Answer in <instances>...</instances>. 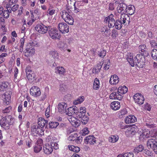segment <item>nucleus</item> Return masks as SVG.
Wrapping results in <instances>:
<instances>
[{"mask_svg": "<svg viewBox=\"0 0 157 157\" xmlns=\"http://www.w3.org/2000/svg\"><path fill=\"white\" fill-rule=\"evenodd\" d=\"M128 88L125 86H121L118 87L117 92L121 95L126 94L128 91Z\"/></svg>", "mask_w": 157, "mask_h": 157, "instance_id": "30", "label": "nucleus"}, {"mask_svg": "<svg viewBox=\"0 0 157 157\" xmlns=\"http://www.w3.org/2000/svg\"><path fill=\"white\" fill-rule=\"evenodd\" d=\"M8 83L7 82H2L0 84V90L4 91H6L7 89Z\"/></svg>", "mask_w": 157, "mask_h": 157, "instance_id": "38", "label": "nucleus"}, {"mask_svg": "<svg viewBox=\"0 0 157 157\" xmlns=\"http://www.w3.org/2000/svg\"><path fill=\"white\" fill-rule=\"evenodd\" d=\"M95 138L93 135H89L86 137L84 143L86 144H94L96 143Z\"/></svg>", "mask_w": 157, "mask_h": 157, "instance_id": "17", "label": "nucleus"}, {"mask_svg": "<svg viewBox=\"0 0 157 157\" xmlns=\"http://www.w3.org/2000/svg\"><path fill=\"white\" fill-rule=\"evenodd\" d=\"M119 139V137L117 135H111L109 137V140L110 142L115 143L118 141Z\"/></svg>", "mask_w": 157, "mask_h": 157, "instance_id": "39", "label": "nucleus"}, {"mask_svg": "<svg viewBox=\"0 0 157 157\" xmlns=\"http://www.w3.org/2000/svg\"><path fill=\"white\" fill-rule=\"evenodd\" d=\"M139 51L140 54L144 55L146 54V47L145 44H142L139 46Z\"/></svg>", "mask_w": 157, "mask_h": 157, "instance_id": "34", "label": "nucleus"}, {"mask_svg": "<svg viewBox=\"0 0 157 157\" xmlns=\"http://www.w3.org/2000/svg\"><path fill=\"white\" fill-rule=\"evenodd\" d=\"M119 127L121 129H126V128L128 126V125H125L123 122H120L119 123Z\"/></svg>", "mask_w": 157, "mask_h": 157, "instance_id": "58", "label": "nucleus"}, {"mask_svg": "<svg viewBox=\"0 0 157 157\" xmlns=\"http://www.w3.org/2000/svg\"><path fill=\"white\" fill-rule=\"evenodd\" d=\"M150 132L149 130L146 129L143 130L142 133L140 136L139 138L141 140L148 138L150 137Z\"/></svg>", "mask_w": 157, "mask_h": 157, "instance_id": "24", "label": "nucleus"}, {"mask_svg": "<svg viewBox=\"0 0 157 157\" xmlns=\"http://www.w3.org/2000/svg\"><path fill=\"white\" fill-rule=\"evenodd\" d=\"M124 154L125 157H134V154L132 152H127Z\"/></svg>", "mask_w": 157, "mask_h": 157, "instance_id": "64", "label": "nucleus"}, {"mask_svg": "<svg viewBox=\"0 0 157 157\" xmlns=\"http://www.w3.org/2000/svg\"><path fill=\"white\" fill-rule=\"evenodd\" d=\"M144 55L142 54H139L137 55L135 57V60L138 61H143V62H145V59Z\"/></svg>", "mask_w": 157, "mask_h": 157, "instance_id": "37", "label": "nucleus"}, {"mask_svg": "<svg viewBox=\"0 0 157 157\" xmlns=\"http://www.w3.org/2000/svg\"><path fill=\"white\" fill-rule=\"evenodd\" d=\"M119 19L124 25H128L130 22V17L127 14L123 13L121 14Z\"/></svg>", "mask_w": 157, "mask_h": 157, "instance_id": "15", "label": "nucleus"}, {"mask_svg": "<svg viewBox=\"0 0 157 157\" xmlns=\"http://www.w3.org/2000/svg\"><path fill=\"white\" fill-rule=\"evenodd\" d=\"M128 112L127 109H124L120 110L118 112V115L120 118H122L123 116L127 114Z\"/></svg>", "mask_w": 157, "mask_h": 157, "instance_id": "47", "label": "nucleus"}, {"mask_svg": "<svg viewBox=\"0 0 157 157\" xmlns=\"http://www.w3.org/2000/svg\"><path fill=\"white\" fill-rule=\"evenodd\" d=\"M44 129L39 128L38 126L33 125L31 127V134L34 136H42L44 134Z\"/></svg>", "mask_w": 157, "mask_h": 157, "instance_id": "4", "label": "nucleus"}, {"mask_svg": "<svg viewBox=\"0 0 157 157\" xmlns=\"http://www.w3.org/2000/svg\"><path fill=\"white\" fill-rule=\"evenodd\" d=\"M55 73L58 74L60 75H64L66 73V70L63 67L58 66L55 68Z\"/></svg>", "mask_w": 157, "mask_h": 157, "instance_id": "27", "label": "nucleus"}, {"mask_svg": "<svg viewBox=\"0 0 157 157\" xmlns=\"http://www.w3.org/2000/svg\"><path fill=\"white\" fill-rule=\"evenodd\" d=\"M50 28V26H46L43 24H38L35 27V29L38 33L42 34L46 33L48 29Z\"/></svg>", "mask_w": 157, "mask_h": 157, "instance_id": "6", "label": "nucleus"}, {"mask_svg": "<svg viewBox=\"0 0 157 157\" xmlns=\"http://www.w3.org/2000/svg\"><path fill=\"white\" fill-rule=\"evenodd\" d=\"M37 124L39 128L44 129V127L47 124L48 121L42 117H40L38 119Z\"/></svg>", "mask_w": 157, "mask_h": 157, "instance_id": "23", "label": "nucleus"}, {"mask_svg": "<svg viewBox=\"0 0 157 157\" xmlns=\"http://www.w3.org/2000/svg\"><path fill=\"white\" fill-rule=\"evenodd\" d=\"M136 61V65L139 68H142L144 67V65H145V62L143 61Z\"/></svg>", "mask_w": 157, "mask_h": 157, "instance_id": "52", "label": "nucleus"}, {"mask_svg": "<svg viewBox=\"0 0 157 157\" xmlns=\"http://www.w3.org/2000/svg\"><path fill=\"white\" fill-rule=\"evenodd\" d=\"M121 106L120 102L118 101L112 102L110 104V107L112 110H117L120 108Z\"/></svg>", "mask_w": 157, "mask_h": 157, "instance_id": "22", "label": "nucleus"}, {"mask_svg": "<svg viewBox=\"0 0 157 157\" xmlns=\"http://www.w3.org/2000/svg\"><path fill=\"white\" fill-rule=\"evenodd\" d=\"M11 10H10V11H9V10L7 9V10H5L3 11V13L2 15L4 18H7L9 16L10 13L11 12Z\"/></svg>", "mask_w": 157, "mask_h": 157, "instance_id": "53", "label": "nucleus"}, {"mask_svg": "<svg viewBox=\"0 0 157 157\" xmlns=\"http://www.w3.org/2000/svg\"><path fill=\"white\" fill-rule=\"evenodd\" d=\"M135 10V8L134 6L129 5L127 7L125 12L130 15H132L134 13Z\"/></svg>", "mask_w": 157, "mask_h": 157, "instance_id": "29", "label": "nucleus"}, {"mask_svg": "<svg viewBox=\"0 0 157 157\" xmlns=\"http://www.w3.org/2000/svg\"><path fill=\"white\" fill-rule=\"evenodd\" d=\"M49 55L50 56H52L55 60L59 59V54L56 51H51L49 53Z\"/></svg>", "mask_w": 157, "mask_h": 157, "instance_id": "40", "label": "nucleus"}, {"mask_svg": "<svg viewBox=\"0 0 157 157\" xmlns=\"http://www.w3.org/2000/svg\"><path fill=\"white\" fill-rule=\"evenodd\" d=\"M109 97L110 99L121 100L122 98V96L117 92H113L110 94Z\"/></svg>", "mask_w": 157, "mask_h": 157, "instance_id": "18", "label": "nucleus"}, {"mask_svg": "<svg viewBox=\"0 0 157 157\" xmlns=\"http://www.w3.org/2000/svg\"><path fill=\"white\" fill-rule=\"evenodd\" d=\"M43 141L41 138H39L36 141L33 147V151L35 153L39 152L42 149Z\"/></svg>", "mask_w": 157, "mask_h": 157, "instance_id": "9", "label": "nucleus"}, {"mask_svg": "<svg viewBox=\"0 0 157 157\" xmlns=\"http://www.w3.org/2000/svg\"><path fill=\"white\" fill-rule=\"evenodd\" d=\"M82 139V137L81 136H78L76 133L71 134L68 138V140L70 141H75L77 144L81 143Z\"/></svg>", "mask_w": 157, "mask_h": 157, "instance_id": "8", "label": "nucleus"}, {"mask_svg": "<svg viewBox=\"0 0 157 157\" xmlns=\"http://www.w3.org/2000/svg\"><path fill=\"white\" fill-rule=\"evenodd\" d=\"M79 118H81V121L82 123L84 124H86L89 120V118L86 115Z\"/></svg>", "mask_w": 157, "mask_h": 157, "instance_id": "48", "label": "nucleus"}, {"mask_svg": "<svg viewBox=\"0 0 157 157\" xmlns=\"http://www.w3.org/2000/svg\"><path fill=\"white\" fill-rule=\"evenodd\" d=\"M133 99L135 103L138 105L143 104L145 100V98L143 95L140 93H136L133 96Z\"/></svg>", "mask_w": 157, "mask_h": 157, "instance_id": "7", "label": "nucleus"}, {"mask_svg": "<svg viewBox=\"0 0 157 157\" xmlns=\"http://www.w3.org/2000/svg\"><path fill=\"white\" fill-rule=\"evenodd\" d=\"M151 134L152 137H155L157 136V129H154L153 131H151Z\"/></svg>", "mask_w": 157, "mask_h": 157, "instance_id": "63", "label": "nucleus"}, {"mask_svg": "<svg viewBox=\"0 0 157 157\" xmlns=\"http://www.w3.org/2000/svg\"><path fill=\"white\" fill-rule=\"evenodd\" d=\"M58 28L59 31L63 34L67 33L69 31V26L64 22L59 23L58 25Z\"/></svg>", "mask_w": 157, "mask_h": 157, "instance_id": "11", "label": "nucleus"}, {"mask_svg": "<svg viewBox=\"0 0 157 157\" xmlns=\"http://www.w3.org/2000/svg\"><path fill=\"white\" fill-rule=\"evenodd\" d=\"M100 87V83L99 80L97 78H96L93 82V88L94 89L97 90Z\"/></svg>", "mask_w": 157, "mask_h": 157, "instance_id": "32", "label": "nucleus"}, {"mask_svg": "<svg viewBox=\"0 0 157 157\" xmlns=\"http://www.w3.org/2000/svg\"><path fill=\"white\" fill-rule=\"evenodd\" d=\"M13 120L11 116L3 117L0 120V125L5 129H8L10 128V126L13 124Z\"/></svg>", "mask_w": 157, "mask_h": 157, "instance_id": "1", "label": "nucleus"}, {"mask_svg": "<svg viewBox=\"0 0 157 157\" xmlns=\"http://www.w3.org/2000/svg\"><path fill=\"white\" fill-rule=\"evenodd\" d=\"M86 112V108L85 107H81L77 115L79 118L82 117V116L85 115Z\"/></svg>", "mask_w": 157, "mask_h": 157, "instance_id": "31", "label": "nucleus"}, {"mask_svg": "<svg viewBox=\"0 0 157 157\" xmlns=\"http://www.w3.org/2000/svg\"><path fill=\"white\" fill-rule=\"evenodd\" d=\"M67 105V104L64 102L59 103L58 105L59 112L61 113H64L66 111Z\"/></svg>", "mask_w": 157, "mask_h": 157, "instance_id": "26", "label": "nucleus"}, {"mask_svg": "<svg viewBox=\"0 0 157 157\" xmlns=\"http://www.w3.org/2000/svg\"><path fill=\"white\" fill-rule=\"evenodd\" d=\"M68 120L74 127H77L80 124V121L74 116H68Z\"/></svg>", "mask_w": 157, "mask_h": 157, "instance_id": "14", "label": "nucleus"}, {"mask_svg": "<svg viewBox=\"0 0 157 157\" xmlns=\"http://www.w3.org/2000/svg\"><path fill=\"white\" fill-rule=\"evenodd\" d=\"M59 125V123L57 122H51L49 123V128H56Z\"/></svg>", "mask_w": 157, "mask_h": 157, "instance_id": "51", "label": "nucleus"}, {"mask_svg": "<svg viewBox=\"0 0 157 157\" xmlns=\"http://www.w3.org/2000/svg\"><path fill=\"white\" fill-rule=\"evenodd\" d=\"M2 98L5 104H9L10 101L11 97L10 94L6 93L2 95Z\"/></svg>", "mask_w": 157, "mask_h": 157, "instance_id": "25", "label": "nucleus"}, {"mask_svg": "<svg viewBox=\"0 0 157 157\" xmlns=\"http://www.w3.org/2000/svg\"><path fill=\"white\" fill-rule=\"evenodd\" d=\"M11 109L12 107L11 106H9L5 109H3L2 110V112L4 113H8L10 112Z\"/></svg>", "mask_w": 157, "mask_h": 157, "instance_id": "57", "label": "nucleus"}, {"mask_svg": "<svg viewBox=\"0 0 157 157\" xmlns=\"http://www.w3.org/2000/svg\"><path fill=\"white\" fill-rule=\"evenodd\" d=\"M147 146L148 148L152 149L157 154V138L149 139L147 142Z\"/></svg>", "mask_w": 157, "mask_h": 157, "instance_id": "3", "label": "nucleus"}, {"mask_svg": "<svg viewBox=\"0 0 157 157\" xmlns=\"http://www.w3.org/2000/svg\"><path fill=\"white\" fill-rule=\"evenodd\" d=\"M113 17V15L111 14L105 19L104 22L108 23L109 28H113L115 25V21Z\"/></svg>", "mask_w": 157, "mask_h": 157, "instance_id": "13", "label": "nucleus"}, {"mask_svg": "<svg viewBox=\"0 0 157 157\" xmlns=\"http://www.w3.org/2000/svg\"><path fill=\"white\" fill-rule=\"evenodd\" d=\"M30 93L31 95L36 98L40 96L41 93L40 88L36 86H33L31 88Z\"/></svg>", "mask_w": 157, "mask_h": 157, "instance_id": "12", "label": "nucleus"}, {"mask_svg": "<svg viewBox=\"0 0 157 157\" xmlns=\"http://www.w3.org/2000/svg\"><path fill=\"white\" fill-rule=\"evenodd\" d=\"M66 10L62 11L61 17L64 21L68 24L73 25L74 22V19L72 16Z\"/></svg>", "mask_w": 157, "mask_h": 157, "instance_id": "2", "label": "nucleus"}, {"mask_svg": "<svg viewBox=\"0 0 157 157\" xmlns=\"http://www.w3.org/2000/svg\"><path fill=\"white\" fill-rule=\"evenodd\" d=\"M144 151L143 154L145 156H151L152 155V151L150 150L146 149Z\"/></svg>", "mask_w": 157, "mask_h": 157, "instance_id": "55", "label": "nucleus"}, {"mask_svg": "<svg viewBox=\"0 0 157 157\" xmlns=\"http://www.w3.org/2000/svg\"><path fill=\"white\" fill-rule=\"evenodd\" d=\"M115 24V28L119 30L121 28L123 24H122V22L121 21H120V20L119 19L116 21Z\"/></svg>", "mask_w": 157, "mask_h": 157, "instance_id": "43", "label": "nucleus"}, {"mask_svg": "<svg viewBox=\"0 0 157 157\" xmlns=\"http://www.w3.org/2000/svg\"><path fill=\"white\" fill-rule=\"evenodd\" d=\"M151 106L148 103H146L144 105V109L145 110L150 111L151 110Z\"/></svg>", "mask_w": 157, "mask_h": 157, "instance_id": "59", "label": "nucleus"}, {"mask_svg": "<svg viewBox=\"0 0 157 157\" xmlns=\"http://www.w3.org/2000/svg\"><path fill=\"white\" fill-rule=\"evenodd\" d=\"M136 120V118L134 115L128 116L124 119L125 122L127 124L134 123Z\"/></svg>", "mask_w": 157, "mask_h": 157, "instance_id": "19", "label": "nucleus"}, {"mask_svg": "<svg viewBox=\"0 0 157 157\" xmlns=\"http://www.w3.org/2000/svg\"><path fill=\"white\" fill-rule=\"evenodd\" d=\"M68 148L70 150L73 152L77 153L80 150V148L78 147H75L74 145H69Z\"/></svg>", "mask_w": 157, "mask_h": 157, "instance_id": "42", "label": "nucleus"}, {"mask_svg": "<svg viewBox=\"0 0 157 157\" xmlns=\"http://www.w3.org/2000/svg\"><path fill=\"white\" fill-rule=\"evenodd\" d=\"M89 131L87 128H84L82 130L81 133L83 136H85L89 133Z\"/></svg>", "mask_w": 157, "mask_h": 157, "instance_id": "56", "label": "nucleus"}, {"mask_svg": "<svg viewBox=\"0 0 157 157\" xmlns=\"http://www.w3.org/2000/svg\"><path fill=\"white\" fill-rule=\"evenodd\" d=\"M138 129L136 125L132 126L128 125L125 131V135L127 137L132 136L138 131Z\"/></svg>", "mask_w": 157, "mask_h": 157, "instance_id": "5", "label": "nucleus"}, {"mask_svg": "<svg viewBox=\"0 0 157 157\" xmlns=\"http://www.w3.org/2000/svg\"><path fill=\"white\" fill-rule=\"evenodd\" d=\"M151 56L152 58L155 60H157V50L154 49L151 52Z\"/></svg>", "mask_w": 157, "mask_h": 157, "instance_id": "50", "label": "nucleus"}, {"mask_svg": "<svg viewBox=\"0 0 157 157\" xmlns=\"http://www.w3.org/2000/svg\"><path fill=\"white\" fill-rule=\"evenodd\" d=\"M35 50L32 47L27 48L26 49V52L25 53V56L27 57H29L30 56L32 55L35 53Z\"/></svg>", "mask_w": 157, "mask_h": 157, "instance_id": "28", "label": "nucleus"}, {"mask_svg": "<svg viewBox=\"0 0 157 157\" xmlns=\"http://www.w3.org/2000/svg\"><path fill=\"white\" fill-rule=\"evenodd\" d=\"M84 100V97L83 96L79 97L77 99L75 100L73 102L74 105H77L82 103Z\"/></svg>", "mask_w": 157, "mask_h": 157, "instance_id": "41", "label": "nucleus"}, {"mask_svg": "<svg viewBox=\"0 0 157 157\" xmlns=\"http://www.w3.org/2000/svg\"><path fill=\"white\" fill-rule=\"evenodd\" d=\"M106 62H105L103 63L104 64V69L105 70H108L109 68V66L110 65V61L109 59H107V61H106Z\"/></svg>", "mask_w": 157, "mask_h": 157, "instance_id": "54", "label": "nucleus"}, {"mask_svg": "<svg viewBox=\"0 0 157 157\" xmlns=\"http://www.w3.org/2000/svg\"><path fill=\"white\" fill-rule=\"evenodd\" d=\"M26 75L27 77L29 80H34L36 79V75L34 71H31L30 72L26 74Z\"/></svg>", "mask_w": 157, "mask_h": 157, "instance_id": "36", "label": "nucleus"}, {"mask_svg": "<svg viewBox=\"0 0 157 157\" xmlns=\"http://www.w3.org/2000/svg\"><path fill=\"white\" fill-rule=\"evenodd\" d=\"M119 81L118 77L116 75H111L110 78L109 82L111 85H115L117 84Z\"/></svg>", "mask_w": 157, "mask_h": 157, "instance_id": "21", "label": "nucleus"}, {"mask_svg": "<svg viewBox=\"0 0 157 157\" xmlns=\"http://www.w3.org/2000/svg\"><path fill=\"white\" fill-rule=\"evenodd\" d=\"M33 141L30 139H28L26 141V145L29 148L32 145Z\"/></svg>", "mask_w": 157, "mask_h": 157, "instance_id": "61", "label": "nucleus"}, {"mask_svg": "<svg viewBox=\"0 0 157 157\" xmlns=\"http://www.w3.org/2000/svg\"><path fill=\"white\" fill-rule=\"evenodd\" d=\"M127 60L131 66H134L135 63L133 59V56L132 55H130L129 57L128 56Z\"/></svg>", "mask_w": 157, "mask_h": 157, "instance_id": "46", "label": "nucleus"}, {"mask_svg": "<svg viewBox=\"0 0 157 157\" xmlns=\"http://www.w3.org/2000/svg\"><path fill=\"white\" fill-rule=\"evenodd\" d=\"M55 10L53 9V7L52 6H50L47 12V15L52 16L55 14Z\"/></svg>", "mask_w": 157, "mask_h": 157, "instance_id": "45", "label": "nucleus"}, {"mask_svg": "<svg viewBox=\"0 0 157 157\" xmlns=\"http://www.w3.org/2000/svg\"><path fill=\"white\" fill-rule=\"evenodd\" d=\"M127 5L124 3H119L117 7V10L118 13L125 12L127 7Z\"/></svg>", "mask_w": 157, "mask_h": 157, "instance_id": "20", "label": "nucleus"}, {"mask_svg": "<svg viewBox=\"0 0 157 157\" xmlns=\"http://www.w3.org/2000/svg\"><path fill=\"white\" fill-rule=\"evenodd\" d=\"M101 66L99 64H97V65L92 70V72L94 74H97L100 72V69L101 68Z\"/></svg>", "mask_w": 157, "mask_h": 157, "instance_id": "44", "label": "nucleus"}, {"mask_svg": "<svg viewBox=\"0 0 157 157\" xmlns=\"http://www.w3.org/2000/svg\"><path fill=\"white\" fill-rule=\"evenodd\" d=\"M50 144H52V147L55 149L57 150L59 148V145L56 142H51Z\"/></svg>", "mask_w": 157, "mask_h": 157, "instance_id": "62", "label": "nucleus"}, {"mask_svg": "<svg viewBox=\"0 0 157 157\" xmlns=\"http://www.w3.org/2000/svg\"><path fill=\"white\" fill-rule=\"evenodd\" d=\"M144 147L142 144H140L135 147L134 149V152L135 153H138L144 151Z\"/></svg>", "mask_w": 157, "mask_h": 157, "instance_id": "35", "label": "nucleus"}, {"mask_svg": "<svg viewBox=\"0 0 157 157\" xmlns=\"http://www.w3.org/2000/svg\"><path fill=\"white\" fill-rule=\"evenodd\" d=\"M48 34L49 36L53 39H59L60 38V34L58 33V31L55 28H52L51 26L50 29H48Z\"/></svg>", "mask_w": 157, "mask_h": 157, "instance_id": "10", "label": "nucleus"}, {"mask_svg": "<svg viewBox=\"0 0 157 157\" xmlns=\"http://www.w3.org/2000/svg\"><path fill=\"white\" fill-rule=\"evenodd\" d=\"M75 107L69 108L68 109L67 111V114L68 116H72V115L75 113Z\"/></svg>", "mask_w": 157, "mask_h": 157, "instance_id": "33", "label": "nucleus"}, {"mask_svg": "<svg viewBox=\"0 0 157 157\" xmlns=\"http://www.w3.org/2000/svg\"><path fill=\"white\" fill-rule=\"evenodd\" d=\"M25 37L24 36L23 38H21L20 41V47L21 49L20 50L21 52H22L23 50V47L25 41Z\"/></svg>", "mask_w": 157, "mask_h": 157, "instance_id": "49", "label": "nucleus"}, {"mask_svg": "<svg viewBox=\"0 0 157 157\" xmlns=\"http://www.w3.org/2000/svg\"><path fill=\"white\" fill-rule=\"evenodd\" d=\"M43 150L44 153L46 155L51 154L53 150L52 144L48 143L45 144L43 146Z\"/></svg>", "mask_w": 157, "mask_h": 157, "instance_id": "16", "label": "nucleus"}, {"mask_svg": "<svg viewBox=\"0 0 157 157\" xmlns=\"http://www.w3.org/2000/svg\"><path fill=\"white\" fill-rule=\"evenodd\" d=\"M150 43L151 47L154 48L157 47V44L155 40H151L150 41Z\"/></svg>", "mask_w": 157, "mask_h": 157, "instance_id": "60", "label": "nucleus"}]
</instances>
